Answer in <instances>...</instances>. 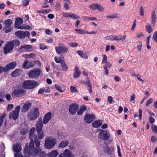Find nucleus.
Here are the masks:
<instances>
[{"mask_svg": "<svg viewBox=\"0 0 157 157\" xmlns=\"http://www.w3.org/2000/svg\"><path fill=\"white\" fill-rule=\"evenodd\" d=\"M35 129L34 128H32L31 129L29 136V138L30 139L31 141L29 147H28V143H27L25 145L24 149V152L25 154H31L33 156H36L37 155V153L39 151L38 149L34 148V144L33 138L34 136Z\"/></svg>", "mask_w": 157, "mask_h": 157, "instance_id": "f257e3e1", "label": "nucleus"}, {"mask_svg": "<svg viewBox=\"0 0 157 157\" xmlns=\"http://www.w3.org/2000/svg\"><path fill=\"white\" fill-rule=\"evenodd\" d=\"M56 143L55 138L52 137H49L45 141V147L48 149H52L56 144Z\"/></svg>", "mask_w": 157, "mask_h": 157, "instance_id": "f03ea898", "label": "nucleus"}, {"mask_svg": "<svg viewBox=\"0 0 157 157\" xmlns=\"http://www.w3.org/2000/svg\"><path fill=\"white\" fill-rule=\"evenodd\" d=\"M40 113L39 110L37 108L32 109L28 113L27 117L31 121L35 120L38 118Z\"/></svg>", "mask_w": 157, "mask_h": 157, "instance_id": "7ed1b4c3", "label": "nucleus"}, {"mask_svg": "<svg viewBox=\"0 0 157 157\" xmlns=\"http://www.w3.org/2000/svg\"><path fill=\"white\" fill-rule=\"evenodd\" d=\"M23 87L28 89H31L34 88L37 85V82L35 81H25L23 83Z\"/></svg>", "mask_w": 157, "mask_h": 157, "instance_id": "20e7f679", "label": "nucleus"}, {"mask_svg": "<svg viewBox=\"0 0 157 157\" xmlns=\"http://www.w3.org/2000/svg\"><path fill=\"white\" fill-rule=\"evenodd\" d=\"M41 71V70L39 69H34L29 72V77L31 79L36 78L39 76Z\"/></svg>", "mask_w": 157, "mask_h": 157, "instance_id": "39448f33", "label": "nucleus"}, {"mask_svg": "<svg viewBox=\"0 0 157 157\" xmlns=\"http://www.w3.org/2000/svg\"><path fill=\"white\" fill-rule=\"evenodd\" d=\"M14 34L17 38L19 39H23L25 36L29 38L30 36V33L28 31L24 32L21 30L16 32Z\"/></svg>", "mask_w": 157, "mask_h": 157, "instance_id": "423d86ee", "label": "nucleus"}, {"mask_svg": "<svg viewBox=\"0 0 157 157\" xmlns=\"http://www.w3.org/2000/svg\"><path fill=\"white\" fill-rule=\"evenodd\" d=\"M12 23V21L10 19H8L6 20L3 23L4 25L3 30H4L6 33H8L11 31L13 29L11 27V25Z\"/></svg>", "mask_w": 157, "mask_h": 157, "instance_id": "0eeeda50", "label": "nucleus"}, {"mask_svg": "<svg viewBox=\"0 0 157 157\" xmlns=\"http://www.w3.org/2000/svg\"><path fill=\"white\" fill-rule=\"evenodd\" d=\"M20 109V106L19 105L17 106L15 108V110L12 111L9 114V117L10 119L12 118L14 120H16L18 118Z\"/></svg>", "mask_w": 157, "mask_h": 157, "instance_id": "6e6552de", "label": "nucleus"}, {"mask_svg": "<svg viewBox=\"0 0 157 157\" xmlns=\"http://www.w3.org/2000/svg\"><path fill=\"white\" fill-rule=\"evenodd\" d=\"M17 65L16 63L14 61L7 64L5 67L3 68L2 67H0L1 73L3 71L6 72L10 69L14 68Z\"/></svg>", "mask_w": 157, "mask_h": 157, "instance_id": "1a4fd4ad", "label": "nucleus"}, {"mask_svg": "<svg viewBox=\"0 0 157 157\" xmlns=\"http://www.w3.org/2000/svg\"><path fill=\"white\" fill-rule=\"evenodd\" d=\"M110 137L109 133L106 131L101 130L98 134V138L101 140H105L108 139Z\"/></svg>", "mask_w": 157, "mask_h": 157, "instance_id": "9d476101", "label": "nucleus"}, {"mask_svg": "<svg viewBox=\"0 0 157 157\" xmlns=\"http://www.w3.org/2000/svg\"><path fill=\"white\" fill-rule=\"evenodd\" d=\"M59 45L61 46L55 47L56 50L57 54L63 53L66 52L67 51L68 49L64 46L63 44H59Z\"/></svg>", "mask_w": 157, "mask_h": 157, "instance_id": "9b49d317", "label": "nucleus"}, {"mask_svg": "<svg viewBox=\"0 0 157 157\" xmlns=\"http://www.w3.org/2000/svg\"><path fill=\"white\" fill-rule=\"evenodd\" d=\"M78 105L76 104H73L70 105L69 111L70 114L72 115H74L78 109Z\"/></svg>", "mask_w": 157, "mask_h": 157, "instance_id": "f8f14e48", "label": "nucleus"}, {"mask_svg": "<svg viewBox=\"0 0 157 157\" xmlns=\"http://www.w3.org/2000/svg\"><path fill=\"white\" fill-rule=\"evenodd\" d=\"M13 48L10 42H8L4 48V53L6 54L9 53L13 49Z\"/></svg>", "mask_w": 157, "mask_h": 157, "instance_id": "ddd939ff", "label": "nucleus"}, {"mask_svg": "<svg viewBox=\"0 0 157 157\" xmlns=\"http://www.w3.org/2000/svg\"><path fill=\"white\" fill-rule=\"evenodd\" d=\"M25 94L24 90L22 89L17 90H14L12 93V96L14 97H20Z\"/></svg>", "mask_w": 157, "mask_h": 157, "instance_id": "4468645a", "label": "nucleus"}, {"mask_svg": "<svg viewBox=\"0 0 157 157\" xmlns=\"http://www.w3.org/2000/svg\"><path fill=\"white\" fill-rule=\"evenodd\" d=\"M95 116L94 114H86L84 117V120L87 123H90L94 121Z\"/></svg>", "mask_w": 157, "mask_h": 157, "instance_id": "2eb2a0df", "label": "nucleus"}, {"mask_svg": "<svg viewBox=\"0 0 157 157\" xmlns=\"http://www.w3.org/2000/svg\"><path fill=\"white\" fill-rule=\"evenodd\" d=\"M43 123L42 119L39 118L36 125V128L38 133L41 131L43 126Z\"/></svg>", "mask_w": 157, "mask_h": 157, "instance_id": "dca6fc26", "label": "nucleus"}, {"mask_svg": "<svg viewBox=\"0 0 157 157\" xmlns=\"http://www.w3.org/2000/svg\"><path fill=\"white\" fill-rule=\"evenodd\" d=\"M52 115L50 112H48L46 113L43 118L42 122L44 124H46L50 120Z\"/></svg>", "mask_w": 157, "mask_h": 157, "instance_id": "f3484780", "label": "nucleus"}, {"mask_svg": "<svg viewBox=\"0 0 157 157\" xmlns=\"http://www.w3.org/2000/svg\"><path fill=\"white\" fill-rule=\"evenodd\" d=\"M63 15L65 17H70L74 19H78L80 17L78 15L71 13L64 12L63 13Z\"/></svg>", "mask_w": 157, "mask_h": 157, "instance_id": "a211bd4d", "label": "nucleus"}, {"mask_svg": "<svg viewBox=\"0 0 157 157\" xmlns=\"http://www.w3.org/2000/svg\"><path fill=\"white\" fill-rule=\"evenodd\" d=\"M33 66V63L32 62H28L27 60H25L23 63L22 67L25 69H29Z\"/></svg>", "mask_w": 157, "mask_h": 157, "instance_id": "6ab92c4d", "label": "nucleus"}, {"mask_svg": "<svg viewBox=\"0 0 157 157\" xmlns=\"http://www.w3.org/2000/svg\"><path fill=\"white\" fill-rule=\"evenodd\" d=\"M31 106V104L30 103L24 104L21 108V111L22 113H25L29 109Z\"/></svg>", "mask_w": 157, "mask_h": 157, "instance_id": "aec40b11", "label": "nucleus"}, {"mask_svg": "<svg viewBox=\"0 0 157 157\" xmlns=\"http://www.w3.org/2000/svg\"><path fill=\"white\" fill-rule=\"evenodd\" d=\"M13 149L14 151L15 152V153H18L21 150V145L18 144H17L14 145L13 146Z\"/></svg>", "mask_w": 157, "mask_h": 157, "instance_id": "412c9836", "label": "nucleus"}, {"mask_svg": "<svg viewBox=\"0 0 157 157\" xmlns=\"http://www.w3.org/2000/svg\"><path fill=\"white\" fill-rule=\"evenodd\" d=\"M64 157H75L74 155L72 154L68 149H66L63 152Z\"/></svg>", "mask_w": 157, "mask_h": 157, "instance_id": "4be33fe9", "label": "nucleus"}, {"mask_svg": "<svg viewBox=\"0 0 157 157\" xmlns=\"http://www.w3.org/2000/svg\"><path fill=\"white\" fill-rule=\"evenodd\" d=\"M69 144V142L67 140H64L62 141L58 145V147L59 148H63L67 146Z\"/></svg>", "mask_w": 157, "mask_h": 157, "instance_id": "5701e85b", "label": "nucleus"}, {"mask_svg": "<svg viewBox=\"0 0 157 157\" xmlns=\"http://www.w3.org/2000/svg\"><path fill=\"white\" fill-rule=\"evenodd\" d=\"M60 66L61 67V69L58 68L57 70L61 71H63L66 72L68 69V67L66 64L65 61H63L61 63Z\"/></svg>", "mask_w": 157, "mask_h": 157, "instance_id": "b1692460", "label": "nucleus"}, {"mask_svg": "<svg viewBox=\"0 0 157 157\" xmlns=\"http://www.w3.org/2000/svg\"><path fill=\"white\" fill-rule=\"evenodd\" d=\"M102 123V121L101 120H98L95 121L92 124V126L94 128H98L100 126Z\"/></svg>", "mask_w": 157, "mask_h": 157, "instance_id": "393cba45", "label": "nucleus"}, {"mask_svg": "<svg viewBox=\"0 0 157 157\" xmlns=\"http://www.w3.org/2000/svg\"><path fill=\"white\" fill-rule=\"evenodd\" d=\"M75 72L73 74V77L75 78H78L80 75L81 72L79 71V69L77 67L75 68Z\"/></svg>", "mask_w": 157, "mask_h": 157, "instance_id": "a878e982", "label": "nucleus"}, {"mask_svg": "<svg viewBox=\"0 0 157 157\" xmlns=\"http://www.w3.org/2000/svg\"><path fill=\"white\" fill-rule=\"evenodd\" d=\"M57 150H53L48 154V157H56L58 155Z\"/></svg>", "mask_w": 157, "mask_h": 157, "instance_id": "bb28decb", "label": "nucleus"}, {"mask_svg": "<svg viewBox=\"0 0 157 157\" xmlns=\"http://www.w3.org/2000/svg\"><path fill=\"white\" fill-rule=\"evenodd\" d=\"M21 72V70L19 69H16L12 73L11 75L12 77H16L20 75Z\"/></svg>", "mask_w": 157, "mask_h": 157, "instance_id": "cd10ccee", "label": "nucleus"}, {"mask_svg": "<svg viewBox=\"0 0 157 157\" xmlns=\"http://www.w3.org/2000/svg\"><path fill=\"white\" fill-rule=\"evenodd\" d=\"M87 109L86 106L85 105H82L80 106V109L77 111V113L78 115L82 114Z\"/></svg>", "mask_w": 157, "mask_h": 157, "instance_id": "c85d7f7f", "label": "nucleus"}, {"mask_svg": "<svg viewBox=\"0 0 157 157\" xmlns=\"http://www.w3.org/2000/svg\"><path fill=\"white\" fill-rule=\"evenodd\" d=\"M34 139L35 144L36 147H34V148L35 149L36 148L39 150L38 152L37 153V155L38 152L41 150V149L39 148V146H40V141L37 139V138L36 137H35Z\"/></svg>", "mask_w": 157, "mask_h": 157, "instance_id": "c756f323", "label": "nucleus"}, {"mask_svg": "<svg viewBox=\"0 0 157 157\" xmlns=\"http://www.w3.org/2000/svg\"><path fill=\"white\" fill-rule=\"evenodd\" d=\"M23 20L20 18H18L17 19L15 23V27L16 28H17V26H19L23 23Z\"/></svg>", "mask_w": 157, "mask_h": 157, "instance_id": "7c9ffc66", "label": "nucleus"}, {"mask_svg": "<svg viewBox=\"0 0 157 157\" xmlns=\"http://www.w3.org/2000/svg\"><path fill=\"white\" fill-rule=\"evenodd\" d=\"M55 60L57 63H60L64 61V59L63 56H61L60 57H55L54 58Z\"/></svg>", "mask_w": 157, "mask_h": 157, "instance_id": "2f4dec72", "label": "nucleus"}, {"mask_svg": "<svg viewBox=\"0 0 157 157\" xmlns=\"http://www.w3.org/2000/svg\"><path fill=\"white\" fill-rule=\"evenodd\" d=\"M17 28L21 29H25L28 30L31 29V27L28 25L23 24L22 25H20L19 26H17Z\"/></svg>", "mask_w": 157, "mask_h": 157, "instance_id": "473e14b6", "label": "nucleus"}, {"mask_svg": "<svg viewBox=\"0 0 157 157\" xmlns=\"http://www.w3.org/2000/svg\"><path fill=\"white\" fill-rule=\"evenodd\" d=\"M24 154L25 155V157H30V156H33L31 154H29V155H27V154H25L24 151ZM14 155L15 157H23V155L21 153H14Z\"/></svg>", "mask_w": 157, "mask_h": 157, "instance_id": "72a5a7b5", "label": "nucleus"}, {"mask_svg": "<svg viewBox=\"0 0 157 157\" xmlns=\"http://www.w3.org/2000/svg\"><path fill=\"white\" fill-rule=\"evenodd\" d=\"M28 128L26 125H25L24 127L21 129L20 133L22 135L26 134L28 131Z\"/></svg>", "mask_w": 157, "mask_h": 157, "instance_id": "f704fd0d", "label": "nucleus"}, {"mask_svg": "<svg viewBox=\"0 0 157 157\" xmlns=\"http://www.w3.org/2000/svg\"><path fill=\"white\" fill-rule=\"evenodd\" d=\"M77 53L82 57L84 58L85 59H87L88 58L87 56L83 52L80 50H78L77 52Z\"/></svg>", "mask_w": 157, "mask_h": 157, "instance_id": "c9c22d12", "label": "nucleus"}, {"mask_svg": "<svg viewBox=\"0 0 157 157\" xmlns=\"http://www.w3.org/2000/svg\"><path fill=\"white\" fill-rule=\"evenodd\" d=\"M50 10L49 9H44L41 10H38L37 11V12L39 13H49Z\"/></svg>", "mask_w": 157, "mask_h": 157, "instance_id": "e433bc0d", "label": "nucleus"}, {"mask_svg": "<svg viewBox=\"0 0 157 157\" xmlns=\"http://www.w3.org/2000/svg\"><path fill=\"white\" fill-rule=\"evenodd\" d=\"M135 77L136 78V79L137 80L142 82H144V78L140 74H137L136 75Z\"/></svg>", "mask_w": 157, "mask_h": 157, "instance_id": "4c0bfd02", "label": "nucleus"}, {"mask_svg": "<svg viewBox=\"0 0 157 157\" xmlns=\"http://www.w3.org/2000/svg\"><path fill=\"white\" fill-rule=\"evenodd\" d=\"M13 47L14 46H17L19 45L20 44V42L17 40H14L10 42Z\"/></svg>", "mask_w": 157, "mask_h": 157, "instance_id": "58836bf2", "label": "nucleus"}, {"mask_svg": "<svg viewBox=\"0 0 157 157\" xmlns=\"http://www.w3.org/2000/svg\"><path fill=\"white\" fill-rule=\"evenodd\" d=\"M156 16L155 11L153 12L152 13L151 21L152 24H154L156 21Z\"/></svg>", "mask_w": 157, "mask_h": 157, "instance_id": "ea45409f", "label": "nucleus"}, {"mask_svg": "<svg viewBox=\"0 0 157 157\" xmlns=\"http://www.w3.org/2000/svg\"><path fill=\"white\" fill-rule=\"evenodd\" d=\"M145 28L147 30V31L148 33H150L152 31V29L151 26L148 24L146 25Z\"/></svg>", "mask_w": 157, "mask_h": 157, "instance_id": "a19ab883", "label": "nucleus"}, {"mask_svg": "<svg viewBox=\"0 0 157 157\" xmlns=\"http://www.w3.org/2000/svg\"><path fill=\"white\" fill-rule=\"evenodd\" d=\"M6 116V113H3V115L0 117V127L2 125L3 122V120Z\"/></svg>", "mask_w": 157, "mask_h": 157, "instance_id": "79ce46f5", "label": "nucleus"}, {"mask_svg": "<svg viewBox=\"0 0 157 157\" xmlns=\"http://www.w3.org/2000/svg\"><path fill=\"white\" fill-rule=\"evenodd\" d=\"M35 56L34 53H31L29 54H24L22 55V56L25 58H33Z\"/></svg>", "mask_w": 157, "mask_h": 157, "instance_id": "37998d69", "label": "nucleus"}, {"mask_svg": "<svg viewBox=\"0 0 157 157\" xmlns=\"http://www.w3.org/2000/svg\"><path fill=\"white\" fill-rule=\"evenodd\" d=\"M118 36L112 35L109 37L108 39L112 40H116L118 41Z\"/></svg>", "mask_w": 157, "mask_h": 157, "instance_id": "c03bdc74", "label": "nucleus"}, {"mask_svg": "<svg viewBox=\"0 0 157 157\" xmlns=\"http://www.w3.org/2000/svg\"><path fill=\"white\" fill-rule=\"evenodd\" d=\"M97 18L95 17H85L84 18V20L85 21H93L96 20Z\"/></svg>", "mask_w": 157, "mask_h": 157, "instance_id": "a18cd8bd", "label": "nucleus"}, {"mask_svg": "<svg viewBox=\"0 0 157 157\" xmlns=\"http://www.w3.org/2000/svg\"><path fill=\"white\" fill-rule=\"evenodd\" d=\"M55 88L57 89L60 92H62L64 90H63L61 86L59 84H56L55 85Z\"/></svg>", "mask_w": 157, "mask_h": 157, "instance_id": "49530a36", "label": "nucleus"}, {"mask_svg": "<svg viewBox=\"0 0 157 157\" xmlns=\"http://www.w3.org/2000/svg\"><path fill=\"white\" fill-rule=\"evenodd\" d=\"M106 17L107 18H118L117 15L116 14L109 15L107 16Z\"/></svg>", "mask_w": 157, "mask_h": 157, "instance_id": "de8ad7c7", "label": "nucleus"}, {"mask_svg": "<svg viewBox=\"0 0 157 157\" xmlns=\"http://www.w3.org/2000/svg\"><path fill=\"white\" fill-rule=\"evenodd\" d=\"M75 31L78 33L83 34L84 33H85V30L82 29H75Z\"/></svg>", "mask_w": 157, "mask_h": 157, "instance_id": "09e8293b", "label": "nucleus"}, {"mask_svg": "<svg viewBox=\"0 0 157 157\" xmlns=\"http://www.w3.org/2000/svg\"><path fill=\"white\" fill-rule=\"evenodd\" d=\"M98 6V4H93L90 5L89 6L90 9L92 10H95L96 9H97Z\"/></svg>", "mask_w": 157, "mask_h": 157, "instance_id": "8fccbe9b", "label": "nucleus"}, {"mask_svg": "<svg viewBox=\"0 0 157 157\" xmlns=\"http://www.w3.org/2000/svg\"><path fill=\"white\" fill-rule=\"evenodd\" d=\"M32 48V46L30 45H24L22 46L19 49V50H20L22 48H25L27 49H31Z\"/></svg>", "mask_w": 157, "mask_h": 157, "instance_id": "3c124183", "label": "nucleus"}, {"mask_svg": "<svg viewBox=\"0 0 157 157\" xmlns=\"http://www.w3.org/2000/svg\"><path fill=\"white\" fill-rule=\"evenodd\" d=\"M152 130L153 132L157 134V127L155 124H152Z\"/></svg>", "mask_w": 157, "mask_h": 157, "instance_id": "603ef678", "label": "nucleus"}, {"mask_svg": "<svg viewBox=\"0 0 157 157\" xmlns=\"http://www.w3.org/2000/svg\"><path fill=\"white\" fill-rule=\"evenodd\" d=\"M70 90L72 93H75L77 92V90L76 87L74 86H71L70 87Z\"/></svg>", "mask_w": 157, "mask_h": 157, "instance_id": "864d4df0", "label": "nucleus"}, {"mask_svg": "<svg viewBox=\"0 0 157 157\" xmlns=\"http://www.w3.org/2000/svg\"><path fill=\"white\" fill-rule=\"evenodd\" d=\"M107 57L105 55H103V59L102 60V63H107Z\"/></svg>", "mask_w": 157, "mask_h": 157, "instance_id": "5fc2aeb1", "label": "nucleus"}, {"mask_svg": "<svg viewBox=\"0 0 157 157\" xmlns=\"http://www.w3.org/2000/svg\"><path fill=\"white\" fill-rule=\"evenodd\" d=\"M29 2V0H24L22 1L23 6H27Z\"/></svg>", "mask_w": 157, "mask_h": 157, "instance_id": "6e6d98bb", "label": "nucleus"}, {"mask_svg": "<svg viewBox=\"0 0 157 157\" xmlns=\"http://www.w3.org/2000/svg\"><path fill=\"white\" fill-rule=\"evenodd\" d=\"M106 151L108 154L111 155L112 154L113 152V150H110L109 147L108 146H107L106 147Z\"/></svg>", "mask_w": 157, "mask_h": 157, "instance_id": "4d7b16f0", "label": "nucleus"}, {"mask_svg": "<svg viewBox=\"0 0 157 157\" xmlns=\"http://www.w3.org/2000/svg\"><path fill=\"white\" fill-rule=\"evenodd\" d=\"M142 46V43L141 42H140L137 43V48L139 51H140L141 50Z\"/></svg>", "mask_w": 157, "mask_h": 157, "instance_id": "13d9d810", "label": "nucleus"}, {"mask_svg": "<svg viewBox=\"0 0 157 157\" xmlns=\"http://www.w3.org/2000/svg\"><path fill=\"white\" fill-rule=\"evenodd\" d=\"M82 83H85L89 88L92 87L91 83L89 80L85 82H82Z\"/></svg>", "mask_w": 157, "mask_h": 157, "instance_id": "bf43d9fd", "label": "nucleus"}, {"mask_svg": "<svg viewBox=\"0 0 157 157\" xmlns=\"http://www.w3.org/2000/svg\"><path fill=\"white\" fill-rule=\"evenodd\" d=\"M136 97V95L135 94H132L131 96V98L130 99V101L133 102L134 103L135 102V99Z\"/></svg>", "mask_w": 157, "mask_h": 157, "instance_id": "052dcab7", "label": "nucleus"}, {"mask_svg": "<svg viewBox=\"0 0 157 157\" xmlns=\"http://www.w3.org/2000/svg\"><path fill=\"white\" fill-rule=\"evenodd\" d=\"M153 101V100L152 98L149 99L146 103V105L147 106H148L150 104H151Z\"/></svg>", "mask_w": 157, "mask_h": 157, "instance_id": "680f3d73", "label": "nucleus"}, {"mask_svg": "<svg viewBox=\"0 0 157 157\" xmlns=\"http://www.w3.org/2000/svg\"><path fill=\"white\" fill-rule=\"evenodd\" d=\"M153 38L154 40L157 43V31L154 32L153 35Z\"/></svg>", "mask_w": 157, "mask_h": 157, "instance_id": "e2e57ef3", "label": "nucleus"}, {"mask_svg": "<svg viewBox=\"0 0 157 157\" xmlns=\"http://www.w3.org/2000/svg\"><path fill=\"white\" fill-rule=\"evenodd\" d=\"M38 133V138L39 139H41L44 137V135L42 132H40Z\"/></svg>", "mask_w": 157, "mask_h": 157, "instance_id": "0e129e2a", "label": "nucleus"}, {"mask_svg": "<svg viewBox=\"0 0 157 157\" xmlns=\"http://www.w3.org/2000/svg\"><path fill=\"white\" fill-rule=\"evenodd\" d=\"M117 149L118 155L120 157H121L122 155L121 153L120 148L118 145H117Z\"/></svg>", "mask_w": 157, "mask_h": 157, "instance_id": "69168bd1", "label": "nucleus"}, {"mask_svg": "<svg viewBox=\"0 0 157 157\" xmlns=\"http://www.w3.org/2000/svg\"><path fill=\"white\" fill-rule=\"evenodd\" d=\"M140 15L141 16H144V10H143V8L142 6H141L140 8Z\"/></svg>", "mask_w": 157, "mask_h": 157, "instance_id": "338daca9", "label": "nucleus"}, {"mask_svg": "<svg viewBox=\"0 0 157 157\" xmlns=\"http://www.w3.org/2000/svg\"><path fill=\"white\" fill-rule=\"evenodd\" d=\"M41 150L38 153H39L40 157H44L45 155V152L43 151H41Z\"/></svg>", "mask_w": 157, "mask_h": 157, "instance_id": "774afa93", "label": "nucleus"}]
</instances>
